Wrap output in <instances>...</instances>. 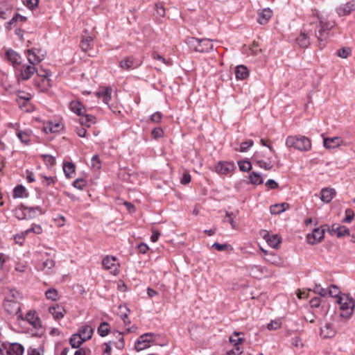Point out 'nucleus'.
Segmentation results:
<instances>
[{"label":"nucleus","instance_id":"f257e3e1","mask_svg":"<svg viewBox=\"0 0 355 355\" xmlns=\"http://www.w3.org/2000/svg\"><path fill=\"white\" fill-rule=\"evenodd\" d=\"M186 43L190 49L198 53H207L211 51L214 49L211 40L207 38L188 37Z\"/></svg>","mask_w":355,"mask_h":355},{"label":"nucleus","instance_id":"f03ea898","mask_svg":"<svg viewBox=\"0 0 355 355\" xmlns=\"http://www.w3.org/2000/svg\"><path fill=\"white\" fill-rule=\"evenodd\" d=\"M286 146L300 151H309L311 148V140L302 135L288 136L286 139Z\"/></svg>","mask_w":355,"mask_h":355},{"label":"nucleus","instance_id":"7ed1b4c3","mask_svg":"<svg viewBox=\"0 0 355 355\" xmlns=\"http://www.w3.org/2000/svg\"><path fill=\"white\" fill-rule=\"evenodd\" d=\"M313 18H315V21L313 19L311 23L315 24L316 26L318 27V31H315V37L318 38L320 45H324L322 44L326 39V36L328 35L329 31L333 27L329 22L324 21L319 17L317 11L313 12Z\"/></svg>","mask_w":355,"mask_h":355},{"label":"nucleus","instance_id":"20e7f679","mask_svg":"<svg viewBox=\"0 0 355 355\" xmlns=\"http://www.w3.org/2000/svg\"><path fill=\"white\" fill-rule=\"evenodd\" d=\"M337 302L340 310V316L344 318H349L353 313L355 303L354 300L347 295H342L337 299Z\"/></svg>","mask_w":355,"mask_h":355},{"label":"nucleus","instance_id":"39448f33","mask_svg":"<svg viewBox=\"0 0 355 355\" xmlns=\"http://www.w3.org/2000/svg\"><path fill=\"white\" fill-rule=\"evenodd\" d=\"M24 347L18 343H2L0 345V355H23Z\"/></svg>","mask_w":355,"mask_h":355},{"label":"nucleus","instance_id":"423d86ee","mask_svg":"<svg viewBox=\"0 0 355 355\" xmlns=\"http://www.w3.org/2000/svg\"><path fill=\"white\" fill-rule=\"evenodd\" d=\"M27 59L31 64H38L45 59L46 51L41 48L33 47L26 51Z\"/></svg>","mask_w":355,"mask_h":355},{"label":"nucleus","instance_id":"0eeeda50","mask_svg":"<svg viewBox=\"0 0 355 355\" xmlns=\"http://www.w3.org/2000/svg\"><path fill=\"white\" fill-rule=\"evenodd\" d=\"M142 64V61L134 55L123 58L119 63V67L123 70H132Z\"/></svg>","mask_w":355,"mask_h":355},{"label":"nucleus","instance_id":"6e6552de","mask_svg":"<svg viewBox=\"0 0 355 355\" xmlns=\"http://www.w3.org/2000/svg\"><path fill=\"white\" fill-rule=\"evenodd\" d=\"M153 334L146 333L140 336L135 344V349L137 351H141L149 347V343L152 341Z\"/></svg>","mask_w":355,"mask_h":355},{"label":"nucleus","instance_id":"1a4fd4ad","mask_svg":"<svg viewBox=\"0 0 355 355\" xmlns=\"http://www.w3.org/2000/svg\"><path fill=\"white\" fill-rule=\"evenodd\" d=\"M324 232L325 229L322 227L315 228L311 234L306 236L307 242L311 245H315L320 242L324 238Z\"/></svg>","mask_w":355,"mask_h":355},{"label":"nucleus","instance_id":"9d476101","mask_svg":"<svg viewBox=\"0 0 355 355\" xmlns=\"http://www.w3.org/2000/svg\"><path fill=\"white\" fill-rule=\"evenodd\" d=\"M29 64H24L21 65V70H20V78L23 80H29L32 76L37 72V69L35 68V65L37 64H31L28 62Z\"/></svg>","mask_w":355,"mask_h":355},{"label":"nucleus","instance_id":"9b49d317","mask_svg":"<svg viewBox=\"0 0 355 355\" xmlns=\"http://www.w3.org/2000/svg\"><path fill=\"white\" fill-rule=\"evenodd\" d=\"M3 307L6 311L10 315H16L18 319L24 320L21 313V307L18 302H4Z\"/></svg>","mask_w":355,"mask_h":355},{"label":"nucleus","instance_id":"f8f14e48","mask_svg":"<svg viewBox=\"0 0 355 355\" xmlns=\"http://www.w3.org/2000/svg\"><path fill=\"white\" fill-rule=\"evenodd\" d=\"M235 168L234 164L229 162H219L216 166V171L220 175H228Z\"/></svg>","mask_w":355,"mask_h":355},{"label":"nucleus","instance_id":"ddd939ff","mask_svg":"<svg viewBox=\"0 0 355 355\" xmlns=\"http://www.w3.org/2000/svg\"><path fill=\"white\" fill-rule=\"evenodd\" d=\"M102 265L105 270L113 269L114 271H116L119 263H117V260L115 257L107 255L103 259Z\"/></svg>","mask_w":355,"mask_h":355},{"label":"nucleus","instance_id":"4468645a","mask_svg":"<svg viewBox=\"0 0 355 355\" xmlns=\"http://www.w3.org/2000/svg\"><path fill=\"white\" fill-rule=\"evenodd\" d=\"M296 44L302 49H306L310 45V37L305 30L301 31L299 35L295 38Z\"/></svg>","mask_w":355,"mask_h":355},{"label":"nucleus","instance_id":"2eb2a0df","mask_svg":"<svg viewBox=\"0 0 355 355\" xmlns=\"http://www.w3.org/2000/svg\"><path fill=\"white\" fill-rule=\"evenodd\" d=\"M355 10V3L354 1H349L345 4L340 5L336 8V12L339 16H346Z\"/></svg>","mask_w":355,"mask_h":355},{"label":"nucleus","instance_id":"dca6fc26","mask_svg":"<svg viewBox=\"0 0 355 355\" xmlns=\"http://www.w3.org/2000/svg\"><path fill=\"white\" fill-rule=\"evenodd\" d=\"M69 107L71 112L78 116H82L86 113V108L79 101H72L70 102Z\"/></svg>","mask_w":355,"mask_h":355},{"label":"nucleus","instance_id":"f3484780","mask_svg":"<svg viewBox=\"0 0 355 355\" xmlns=\"http://www.w3.org/2000/svg\"><path fill=\"white\" fill-rule=\"evenodd\" d=\"M49 311L53 316L55 320L63 318L66 313L64 308L60 304L50 306L49 308Z\"/></svg>","mask_w":355,"mask_h":355},{"label":"nucleus","instance_id":"a211bd4d","mask_svg":"<svg viewBox=\"0 0 355 355\" xmlns=\"http://www.w3.org/2000/svg\"><path fill=\"white\" fill-rule=\"evenodd\" d=\"M33 83L40 92H46L51 86V80L49 78H40V80L35 78Z\"/></svg>","mask_w":355,"mask_h":355},{"label":"nucleus","instance_id":"6ab92c4d","mask_svg":"<svg viewBox=\"0 0 355 355\" xmlns=\"http://www.w3.org/2000/svg\"><path fill=\"white\" fill-rule=\"evenodd\" d=\"M6 57L15 67L17 65H20L21 63V55L12 49H9L6 51Z\"/></svg>","mask_w":355,"mask_h":355},{"label":"nucleus","instance_id":"aec40b11","mask_svg":"<svg viewBox=\"0 0 355 355\" xmlns=\"http://www.w3.org/2000/svg\"><path fill=\"white\" fill-rule=\"evenodd\" d=\"M336 196V191L331 188H323L320 191V200L324 203H328L331 201Z\"/></svg>","mask_w":355,"mask_h":355},{"label":"nucleus","instance_id":"412c9836","mask_svg":"<svg viewBox=\"0 0 355 355\" xmlns=\"http://www.w3.org/2000/svg\"><path fill=\"white\" fill-rule=\"evenodd\" d=\"M272 15V10L269 8H264L258 12L257 21L260 24H266L271 18Z\"/></svg>","mask_w":355,"mask_h":355},{"label":"nucleus","instance_id":"4be33fe9","mask_svg":"<svg viewBox=\"0 0 355 355\" xmlns=\"http://www.w3.org/2000/svg\"><path fill=\"white\" fill-rule=\"evenodd\" d=\"M26 320L31 324L34 328L39 329L41 327V322L40 318L36 315L35 312L29 311L26 313Z\"/></svg>","mask_w":355,"mask_h":355},{"label":"nucleus","instance_id":"5701e85b","mask_svg":"<svg viewBox=\"0 0 355 355\" xmlns=\"http://www.w3.org/2000/svg\"><path fill=\"white\" fill-rule=\"evenodd\" d=\"M93 332V328L90 325L86 324L78 329V334L80 335V337L85 339V341H87L92 338Z\"/></svg>","mask_w":355,"mask_h":355},{"label":"nucleus","instance_id":"b1692460","mask_svg":"<svg viewBox=\"0 0 355 355\" xmlns=\"http://www.w3.org/2000/svg\"><path fill=\"white\" fill-rule=\"evenodd\" d=\"M342 139L340 137H334L332 138H324L323 144L326 148H335L340 145Z\"/></svg>","mask_w":355,"mask_h":355},{"label":"nucleus","instance_id":"393cba45","mask_svg":"<svg viewBox=\"0 0 355 355\" xmlns=\"http://www.w3.org/2000/svg\"><path fill=\"white\" fill-rule=\"evenodd\" d=\"M24 210H26L27 216L28 219L35 218L38 214H42L43 211L40 206L36 207H28L22 205Z\"/></svg>","mask_w":355,"mask_h":355},{"label":"nucleus","instance_id":"a878e982","mask_svg":"<svg viewBox=\"0 0 355 355\" xmlns=\"http://www.w3.org/2000/svg\"><path fill=\"white\" fill-rule=\"evenodd\" d=\"M290 205L288 203L282 202L281 204L272 205L270 207V211L272 214H280L288 209Z\"/></svg>","mask_w":355,"mask_h":355},{"label":"nucleus","instance_id":"bb28decb","mask_svg":"<svg viewBox=\"0 0 355 355\" xmlns=\"http://www.w3.org/2000/svg\"><path fill=\"white\" fill-rule=\"evenodd\" d=\"M16 135L24 144H28L31 141V131L17 130Z\"/></svg>","mask_w":355,"mask_h":355},{"label":"nucleus","instance_id":"cd10ccee","mask_svg":"<svg viewBox=\"0 0 355 355\" xmlns=\"http://www.w3.org/2000/svg\"><path fill=\"white\" fill-rule=\"evenodd\" d=\"M235 76L237 80H245L249 76V70L243 64L239 65L236 67Z\"/></svg>","mask_w":355,"mask_h":355},{"label":"nucleus","instance_id":"c85d7f7f","mask_svg":"<svg viewBox=\"0 0 355 355\" xmlns=\"http://www.w3.org/2000/svg\"><path fill=\"white\" fill-rule=\"evenodd\" d=\"M80 119H79L80 124L82 126L90 127L92 124L96 122V117L92 114H84L80 116Z\"/></svg>","mask_w":355,"mask_h":355},{"label":"nucleus","instance_id":"c756f323","mask_svg":"<svg viewBox=\"0 0 355 355\" xmlns=\"http://www.w3.org/2000/svg\"><path fill=\"white\" fill-rule=\"evenodd\" d=\"M112 334L116 337V338L118 339V340L117 341L112 340V345H114L115 346V347L117 348L118 349H120V350L123 349L125 346V342H124V339H123L122 333L119 331H114L112 332Z\"/></svg>","mask_w":355,"mask_h":355},{"label":"nucleus","instance_id":"7c9ffc66","mask_svg":"<svg viewBox=\"0 0 355 355\" xmlns=\"http://www.w3.org/2000/svg\"><path fill=\"white\" fill-rule=\"evenodd\" d=\"M264 238L268 245L274 248H277L281 243V238L277 234H268Z\"/></svg>","mask_w":355,"mask_h":355},{"label":"nucleus","instance_id":"2f4dec72","mask_svg":"<svg viewBox=\"0 0 355 355\" xmlns=\"http://www.w3.org/2000/svg\"><path fill=\"white\" fill-rule=\"evenodd\" d=\"M85 342V339L82 338L80 337V335L78 334H73L70 339H69V343L72 348H80V346Z\"/></svg>","mask_w":355,"mask_h":355},{"label":"nucleus","instance_id":"473e14b6","mask_svg":"<svg viewBox=\"0 0 355 355\" xmlns=\"http://www.w3.org/2000/svg\"><path fill=\"white\" fill-rule=\"evenodd\" d=\"M93 37L91 36L83 38L80 44L81 49L85 52H87L89 49H92L93 47Z\"/></svg>","mask_w":355,"mask_h":355},{"label":"nucleus","instance_id":"72a5a7b5","mask_svg":"<svg viewBox=\"0 0 355 355\" xmlns=\"http://www.w3.org/2000/svg\"><path fill=\"white\" fill-rule=\"evenodd\" d=\"M97 95L98 97L103 98V101L105 103L108 104L112 98V89L109 87H106L105 89L98 92Z\"/></svg>","mask_w":355,"mask_h":355},{"label":"nucleus","instance_id":"f704fd0d","mask_svg":"<svg viewBox=\"0 0 355 355\" xmlns=\"http://www.w3.org/2000/svg\"><path fill=\"white\" fill-rule=\"evenodd\" d=\"M19 298V293L16 289H10L5 297L4 302H17Z\"/></svg>","mask_w":355,"mask_h":355},{"label":"nucleus","instance_id":"c9c22d12","mask_svg":"<svg viewBox=\"0 0 355 355\" xmlns=\"http://www.w3.org/2000/svg\"><path fill=\"white\" fill-rule=\"evenodd\" d=\"M110 331V324L107 322H103L101 323V324L99 325V327L97 329V332H98V335L101 337L106 336L107 335H108Z\"/></svg>","mask_w":355,"mask_h":355},{"label":"nucleus","instance_id":"e433bc0d","mask_svg":"<svg viewBox=\"0 0 355 355\" xmlns=\"http://www.w3.org/2000/svg\"><path fill=\"white\" fill-rule=\"evenodd\" d=\"M249 179L250 183L254 185L261 184L263 182V180L261 175L254 171L249 174Z\"/></svg>","mask_w":355,"mask_h":355},{"label":"nucleus","instance_id":"4c0bfd02","mask_svg":"<svg viewBox=\"0 0 355 355\" xmlns=\"http://www.w3.org/2000/svg\"><path fill=\"white\" fill-rule=\"evenodd\" d=\"M63 171L67 178H71L75 173V166L71 162H65L63 164Z\"/></svg>","mask_w":355,"mask_h":355},{"label":"nucleus","instance_id":"58836bf2","mask_svg":"<svg viewBox=\"0 0 355 355\" xmlns=\"http://www.w3.org/2000/svg\"><path fill=\"white\" fill-rule=\"evenodd\" d=\"M22 205H21L18 208L14 210L15 216L19 220L28 219L26 210H24Z\"/></svg>","mask_w":355,"mask_h":355},{"label":"nucleus","instance_id":"ea45409f","mask_svg":"<svg viewBox=\"0 0 355 355\" xmlns=\"http://www.w3.org/2000/svg\"><path fill=\"white\" fill-rule=\"evenodd\" d=\"M25 193L26 188L21 184H19L14 188L12 196L14 198H23Z\"/></svg>","mask_w":355,"mask_h":355},{"label":"nucleus","instance_id":"a19ab883","mask_svg":"<svg viewBox=\"0 0 355 355\" xmlns=\"http://www.w3.org/2000/svg\"><path fill=\"white\" fill-rule=\"evenodd\" d=\"M321 334L325 338H331L335 335V331L331 328L330 324H326L323 328L321 329Z\"/></svg>","mask_w":355,"mask_h":355},{"label":"nucleus","instance_id":"79ce46f5","mask_svg":"<svg viewBox=\"0 0 355 355\" xmlns=\"http://www.w3.org/2000/svg\"><path fill=\"white\" fill-rule=\"evenodd\" d=\"M45 296L48 300L56 301L58 296V291L53 288H49L45 292Z\"/></svg>","mask_w":355,"mask_h":355},{"label":"nucleus","instance_id":"37998d69","mask_svg":"<svg viewBox=\"0 0 355 355\" xmlns=\"http://www.w3.org/2000/svg\"><path fill=\"white\" fill-rule=\"evenodd\" d=\"M45 129H49L51 132H59L63 129V125L60 123H50Z\"/></svg>","mask_w":355,"mask_h":355},{"label":"nucleus","instance_id":"c03bdc74","mask_svg":"<svg viewBox=\"0 0 355 355\" xmlns=\"http://www.w3.org/2000/svg\"><path fill=\"white\" fill-rule=\"evenodd\" d=\"M352 53L351 49L349 47H343L337 51L336 55L341 58H347Z\"/></svg>","mask_w":355,"mask_h":355},{"label":"nucleus","instance_id":"a18cd8bd","mask_svg":"<svg viewBox=\"0 0 355 355\" xmlns=\"http://www.w3.org/2000/svg\"><path fill=\"white\" fill-rule=\"evenodd\" d=\"M19 106L26 112H31L33 110V107L31 105L30 101H20L16 100Z\"/></svg>","mask_w":355,"mask_h":355},{"label":"nucleus","instance_id":"49530a36","mask_svg":"<svg viewBox=\"0 0 355 355\" xmlns=\"http://www.w3.org/2000/svg\"><path fill=\"white\" fill-rule=\"evenodd\" d=\"M240 334H243V333L234 331L233 336L235 338H234L233 336H230V342L232 343L234 346L239 345L243 341V338L239 337Z\"/></svg>","mask_w":355,"mask_h":355},{"label":"nucleus","instance_id":"de8ad7c7","mask_svg":"<svg viewBox=\"0 0 355 355\" xmlns=\"http://www.w3.org/2000/svg\"><path fill=\"white\" fill-rule=\"evenodd\" d=\"M55 182V178L41 175V183L44 187H49Z\"/></svg>","mask_w":355,"mask_h":355},{"label":"nucleus","instance_id":"09e8293b","mask_svg":"<svg viewBox=\"0 0 355 355\" xmlns=\"http://www.w3.org/2000/svg\"><path fill=\"white\" fill-rule=\"evenodd\" d=\"M239 169L243 172H248L251 168L252 164L249 161L243 160L238 162Z\"/></svg>","mask_w":355,"mask_h":355},{"label":"nucleus","instance_id":"8fccbe9b","mask_svg":"<svg viewBox=\"0 0 355 355\" xmlns=\"http://www.w3.org/2000/svg\"><path fill=\"white\" fill-rule=\"evenodd\" d=\"M337 230V236L343 237L345 236L349 235V230L347 227L344 225H339L336 227Z\"/></svg>","mask_w":355,"mask_h":355},{"label":"nucleus","instance_id":"3c124183","mask_svg":"<svg viewBox=\"0 0 355 355\" xmlns=\"http://www.w3.org/2000/svg\"><path fill=\"white\" fill-rule=\"evenodd\" d=\"M152 56L155 60L160 61L161 62L167 66L171 65V62L170 60H166L163 56L160 55L157 51H153L152 53Z\"/></svg>","mask_w":355,"mask_h":355},{"label":"nucleus","instance_id":"603ef678","mask_svg":"<svg viewBox=\"0 0 355 355\" xmlns=\"http://www.w3.org/2000/svg\"><path fill=\"white\" fill-rule=\"evenodd\" d=\"M254 144V141L251 139L243 141L241 144L239 151L244 153L248 150Z\"/></svg>","mask_w":355,"mask_h":355},{"label":"nucleus","instance_id":"864d4df0","mask_svg":"<svg viewBox=\"0 0 355 355\" xmlns=\"http://www.w3.org/2000/svg\"><path fill=\"white\" fill-rule=\"evenodd\" d=\"M281 322L279 320H271L267 324V329L270 331L276 330L281 327Z\"/></svg>","mask_w":355,"mask_h":355},{"label":"nucleus","instance_id":"5fc2aeb1","mask_svg":"<svg viewBox=\"0 0 355 355\" xmlns=\"http://www.w3.org/2000/svg\"><path fill=\"white\" fill-rule=\"evenodd\" d=\"M72 185L78 189L83 190L86 186V181L83 178H78L73 181Z\"/></svg>","mask_w":355,"mask_h":355},{"label":"nucleus","instance_id":"6e6d98bb","mask_svg":"<svg viewBox=\"0 0 355 355\" xmlns=\"http://www.w3.org/2000/svg\"><path fill=\"white\" fill-rule=\"evenodd\" d=\"M345 217L343 219V223H351L354 218V211L351 209H347L345 210Z\"/></svg>","mask_w":355,"mask_h":355},{"label":"nucleus","instance_id":"4d7b16f0","mask_svg":"<svg viewBox=\"0 0 355 355\" xmlns=\"http://www.w3.org/2000/svg\"><path fill=\"white\" fill-rule=\"evenodd\" d=\"M30 232H33L36 234H40L42 232V227L40 225H34L32 227L26 230L24 232V234H28Z\"/></svg>","mask_w":355,"mask_h":355},{"label":"nucleus","instance_id":"13d9d810","mask_svg":"<svg viewBox=\"0 0 355 355\" xmlns=\"http://www.w3.org/2000/svg\"><path fill=\"white\" fill-rule=\"evenodd\" d=\"M340 293V291L339 288L335 285H331L328 291V293L330 296L334 297H338V298L340 296L339 295Z\"/></svg>","mask_w":355,"mask_h":355},{"label":"nucleus","instance_id":"bf43d9fd","mask_svg":"<svg viewBox=\"0 0 355 355\" xmlns=\"http://www.w3.org/2000/svg\"><path fill=\"white\" fill-rule=\"evenodd\" d=\"M312 291L322 297H324L327 294V291L325 288H322L320 285L318 284H315V288Z\"/></svg>","mask_w":355,"mask_h":355},{"label":"nucleus","instance_id":"052dcab7","mask_svg":"<svg viewBox=\"0 0 355 355\" xmlns=\"http://www.w3.org/2000/svg\"><path fill=\"white\" fill-rule=\"evenodd\" d=\"M151 135L154 139H157L163 137L164 131L161 128H155L152 130Z\"/></svg>","mask_w":355,"mask_h":355},{"label":"nucleus","instance_id":"680f3d73","mask_svg":"<svg viewBox=\"0 0 355 355\" xmlns=\"http://www.w3.org/2000/svg\"><path fill=\"white\" fill-rule=\"evenodd\" d=\"M155 9L157 14L160 17H164L165 15V8L162 3H155Z\"/></svg>","mask_w":355,"mask_h":355},{"label":"nucleus","instance_id":"e2e57ef3","mask_svg":"<svg viewBox=\"0 0 355 355\" xmlns=\"http://www.w3.org/2000/svg\"><path fill=\"white\" fill-rule=\"evenodd\" d=\"M31 95L29 93H26L24 92H19L17 94V98L16 100L20 101H31Z\"/></svg>","mask_w":355,"mask_h":355},{"label":"nucleus","instance_id":"0e129e2a","mask_svg":"<svg viewBox=\"0 0 355 355\" xmlns=\"http://www.w3.org/2000/svg\"><path fill=\"white\" fill-rule=\"evenodd\" d=\"M257 164L260 168H264L266 171L270 170L272 167L270 163L266 162L263 160H257Z\"/></svg>","mask_w":355,"mask_h":355},{"label":"nucleus","instance_id":"69168bd1","mask_svg":"<svg viewBox=\"0 0 355 355\" xmlns=\"http://www.w3.org/2000/svg\"><path fill=\"white\" fill-rule=\"evenodd\" d=\"M213 248L217 250L218 251H224L227 250L229 245L225 243V244H220L219 243H214L212 246Z\"/></svg>","mask_w":355,"mask_h":355},{"label":"nucleus","instance_id":"338daca9","mask_svg":"<svg viewBox=\"0 0 355 355\" xmlns=\"http://www.w3.org/2000/svg\"><path fill=\"white\" fill-rule=\"evenodd\" d=\"M162 118V114L160 112H156L150 116V120L155 123H159Z\"/></svg>","mask_w":355,"mask_h":355},{"label":"nucleus","instance_id":"774afa93","mask_svg":"<svg viewBox=\"0 0 355 355\" xmlns=\"http://www.w3.org/2000/svg\"><path fill=\"white\" fill-rule=\"evenodd\" d=\"M321 304L320 297H315L310 300V305L313 308H318Z\"/></svg>","mask_w":355,"mask_h":355}]
</instances>
